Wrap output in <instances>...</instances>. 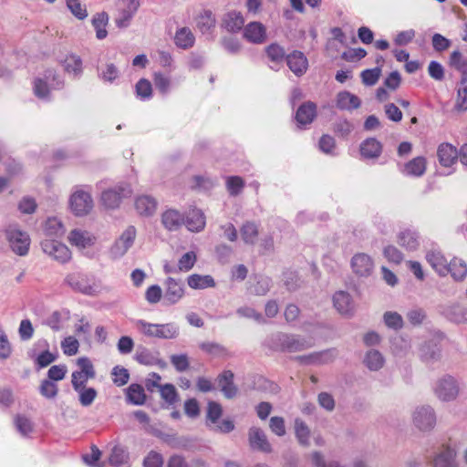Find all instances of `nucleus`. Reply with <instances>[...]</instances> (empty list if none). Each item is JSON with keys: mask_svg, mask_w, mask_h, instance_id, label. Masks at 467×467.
I'll list each match as a JSON object with an SVG mask.
<instances>
[{"mask_svg": "<svg viewBox=\"0 0 467 467\" xmlns=\"http://www.w3.org/2000/svg\"><path fill=\"white\" fill-rule=\"evenodd\" d=\"M5 239L10 250L19 256L28 254L31 239L28 233L16 223L8 224L4 230Z\"/></svg>", "mask_w": 467, "mask_h": 467, "instance_id": "nucleus-1", "label": "nucleus"}, {"mask_svg": "<svg viewBox=\"0 0 467 467\" xmlns=\"http://www.w3.org/2000/svg\"><path fill=\"white\" fill-rule=\"evenodd\" d=\"M67 207L76 217L88 215L94 208L91 192L80 186L74 187L68 197Z\"/></svg>", "mask_w": 467, "mask_h": 467, "instance_id": "nucleus-2", "label": "nucleus"}, {"mask_svg": "<svg viewBox=\"0 0 467 467\" xmlns=\"http://www.w3.org/2000/svg\"><path fill=\"white\" fill-rule=\"evenodd\" d=\"M136 327L143 336L160 339L176 338L180 333L176 323L153 324L144 320H138Z\"/></svg>", "mask_w": 467, "mask_h": 467, "instance_id": "nucleus-3", "label": "nucleus"}, {"mask_svg": "<svg viewBox=\"0 0 467 467\" xmlns=\"http://www.w3.org/2000/svg\"><path fill=\"white\" fill-rule=\"evenodd\" d=\"M65 282L75 291L80 292L87 296H98L101 292V286L94 278L82 274H68Z\"/></svg>", "mask_w": 467, "mask_h": 467, "instance_id": "nucleus-4", "label": "nucleus"}, {"mask_svg": "<svg viewBox=\"0 0 467 467\" xmlns=\"http://www.w3.org/2000/svg\"><path fill=\"white\" fill-rule=\"evenodd\" d=\"M68 244L81 253H88L97 244V235L84 228H73L67 236Z\"/></svg>", "mask_w": 467, "mask_h": 467, "instance_id": "nucleus-5", "label": "nucleus"}, {"mask_svg": "<svg viewBox=\"0 0 467 467\" xmlns=\"http://www.w3.org/2000/svg\"><path fill=\"white\" fill-rule=\"evenodd\" d=\"M433 393L438 400L443 402L451 401L459 396L460 386L455 378L445 375L435 381Z\"/></svg>", "mask_w": 467, "mask_h": 467, "instance_id": "nucleus-6", "label": "nucleus"}, {"mask_svg": "<svg viewBox=\"0 0 467 467\" xmlns=\"http://www.w3.org/2000/svg\"><path fill=\"white\" fill-rule=\"evenodd\" d=\"M40 245L43 253L58 264L64 265L72 259L69 247L57 239H44Z\"/></svg>", "mask_w": 467, "mask_h": 467, "instance_id": "nucleus-7", "label": "nucleus"}, {"mask_svg": "<svg viewBox=\"0 0 467 467\" xmlns=\"http://www.w3.org/2000/svg\"><path fill=\"white\" fill-rule=\"evenodd\" d=\"M131 193V186L127 182H120L114 188L102 192L100 202L105 208L113 210L119 206L123 198L130 197Z\"/></svg>", "mask_w": 467, "mask_h": 467, "instance_id": "nucleus-8", "label": "nucleus"}, {"mask_svg": "<svg viewBox=\"0 0 467 467\" xmlns=\"http://www.w3.org/2000/svg\"><path fill=\"white\" fill-rule=\"evenodd\" d=\"M78 369L71 375V384L74 389L87 387L88 379L96 377V370L88 358L81 357L77 359Z\"/></svg>", "mask_w": 467, "mask_h": 467, "instance_id": "nucleus-9", "label": "nucleus"}, {"mask_svg": "<svg viewBox=\"0 0 467 467\" xmlns=\"http://www.w3.org/2000/svg\"><path fill=\"white\" fill-rule=\"evenodd\" d=\"M63 81L56 75L54 70H47L43 78L34 81V93L39 99H47L51 89L60 88Z\"/></svg>", "mask_w": 467, "mask_h": 467, "instance_id": "nucleus-10", "label": "nucleus"}, {"mask_svg": "<svg viewBox=\"0 0 467 467\" xmlns=\"http://www.w3.org/2000/svg\"><path fill=\"white\" fill-rule=\"evenodd\" d=\"M352 273L358 278H367L373 275L375 262L371 255L366 253H356L350 259Z\"/></svg>", "mask_w": 467, "mask_h": 467, "instance_id": "nucleus-11", "label": "nucleus"}, {"mask_svg": "<svg viewBox=\"0 0 467 467\" xmlns=\"http://www.w3.org/2000/svg\"><path fill=\"white\" fill-rule=\"evenodd\" d=\"M136 235V228L132 225L128 226L111 246V256L114 258H121L124 256L133 245Z\"/></svg>", "mask_w": 467, "mask_h": 467, "instance_id": "nucleus-12", "label": "nucleus"}, {"mask_svg": "<svg viewBox=\"0 0 467 467\" xmlns=\"http://www.w3.org/2000/svg\"><path fill=\"white\" fill-rule=\"evenodd\" d=\"M412 420L414 425L420 431L431 430L436 422L434 411L430 406L416 408L412 415Z\"/></svg>", "mask_w": 467, "mask_h": 467, "instance_id": "nucleus-13", "label": "nucleus"}, {"mask_svg": "<svg viewBox=\"0 0 467 467\" xmlns=\"http://www.w3.org/2000/svg\"><path fill=\"white\" fill-rule=\"evenodd\" d=\"M164 300L171 305L178 303L185 294L183 284L172 277L165 281Z\"/></svg>", "mask_w": 467, "mask_h": 467, "instance_id": "nucleus-14", "label": "nucleus"}, {"mask_svg": "<svg viewBox=\"0 0 467 467\" xmlns=\"http://www.w3.org/2000/svg\"><path fill=\"white\" fill-rule=\"evenodd\" d=\"M244 38L253 44H262L266 39V28L260 22H250L244 28Z\"/></svg>", "mask_w": 467, "mask_h": 467, "instance_id": "nucleus-15", "label": "nucleus"}, {"mask_svg": "<svg viewBox=\"0 0 467 467\" xmlns=\"http://www.w3.org/2000/svg\"><path fill=\"white\" fill-rule=\"evenodd\" d=\"M45 239H56L64 236L66 227L61 218L49 216L43 223Z\"/></svg>", "mask_w": 467, "mask_h": 467, "instance_id": "nucleus-16", "label": "nucleus"}, {"mask_svg": "<svg viewBox=\"0 0 467 467\" xmlns=\"http://www.w3.org/2000/svg\"><path fill=\"white\" fill-rule=\"evenodd\" d=\"M158 202L156 199L150 195L142 194L135 198L134 207L140 216H152L157 210Z\"/></svg>", "mask_w": 467, "mask_h": 467, "instance_id": "nucleus-17", "label": "nucleus"}, {"mask_svg": "<svg viewBox=\"0 0 467 467\" xmlns=\"http://www.w3.org/2000/svg\"><path fill=\"white\" fill-rule=\"evenodd\" d=\"M437 157L443 167H451L458 160V150L451 143L443 142L438 146Z\"/></svg>", "mask_w": 467, "mask_h": 467, "instance_id": "nucleus-18", "label": "nucleus"}, {"mask_svg": "<svg viewBox=\"0 0 467 467\" xmlns=\"http://www.w3.org/2000/svg\"><path fill=\"white\" fill-rule=\"evenodd\" d=\"M334 306L343 316H351L355 310L351 296L345 291L336 292L333 296Z\"/></svg>", "mask_w": 467, "mask_h": 467, "instance_id": "nucleus-19", "label": "nucleus"}, {"mask_svg": "<svg viewBox=\"0 0 467 467\" xmlns=\"http://www.w3.org/2000/svg\"><path fill=\"white\" fill-rule=\"evenodd\" d=\"M398 244L407 251H415L420 245L419 234L412 229H403L397 235Z\"/></svg>", "mask_w": 467, "mask_h": 467, "instance_id": "nucleus-20", "label": "nucleus"}, {"mask_svg": "<svg viewBox=\"0 0 467 467\" xmlns=\"http://www.w3.org/2000/svg\"><path fill=\"white\" fill-rule=\"evenodd\" d=\"M249 442L253 449L264 452L271 451V445L267 440L265 433L257 427L249 430Z\"/></svg>", "mask_w": 467, "mask_h": 467, "instance_id": "nucleus-21", "label": "nucleus"}, {"mask_svg": "<svg viewBox=\"0 0 467 467\" xmlns=\"http://www.w3.org/2000/svg\"><path fill=\"white\" fill-rule=\"evenodd\" d=\"M287 66L296 76H302L308 67V61L306 56L300 51H294L286 57Z\"/></svg>", "mask_w": 467, "mask_h": 467, "instance_id": "nucleus-22", "label": "nucleus"}, {"mask_svg": "<svg viewBox=\"0 0 467 467\" xmlns=\"http://www.w3.org/2000/svg\"><path fill=\"white\" fill-rule=\"evenodd\" d=\"M140 6V0H125V7L120 11L119 17L116 19L119 27H126Z\"/></svg>", "mask_w": 467, "mask_h": 467, "instance_id": "nucleus-23", "label": "nucleus"}, {"mask_svg": "<svg viewBox=\"0 0 467 467\" xmlns=\"http://www.w3.org/2000/svg\"><path fill=\"white\" fill-rule=\"evenodd\" d=\"M184 224L191 232L202 231L206 224L204 213L199 209L190 210L186 218L184 217Z\"/></svg>", "mask_w": 467, "mask_h": 467, "instance_id": "nucleus-24", "label": "nucleus"}, {"mask_svg": "<svg viewBox=\"0 0 467 467\" xmlns=\"http://www.w3.org/2000/svg\"><path fill=\"white\" fill-rule=\"evenodd\" d=\"M426 259L438 275L445 276L449 274V264L441 252L430 251L426 254Z\"/></svg>", "mask_w": 467, "mask_h": 467, "instance_id": "nucleus-25", "label": "nucleus"}, {"mask_svg": "<svg viewBox=\"0 0 467 467\" xmlns=\"http://www.w3.org/2000/svg\"><path fill=\"white\" fill-rule=\"evenodd\" d=\"M427 168V160L424 157H415L408 161L402 170V173L406 176L420 177L422 176Z\"/></svg>", "mask_w": 467, "mask_h": 467, "instance_id": "nucleus-26", "label": "nucleus"}, {"mask_svg": "<svg viewBox=\"0 0 467 467\" xmlns=\"http://www.w3.org/2000/svg\"><path fill=\"white\" fill-rule=\"evenodd\" d=\"M161 223L169 231H176L184 223V216L178 211L170 209L161 214Z\"/></svg>", "mask_w": 467, "mask_h": 467, "instance_id": "nucleus-27", "label": "nucleus"}, {"mask_svg": "<svg viewBox=\"0 0 467 467\" xmlns=\"http://www.w3.org/2000/svg\"><path fill=\"white\" fill-rule=\"evenodd\" d=\"M195 36L189 27L179 28L174 35V44L182 49H189L193 47Z\"/></svg>", "mask_w": 467, "mask_h": 467, "instance_id": "nucleus-28", "label": "nucleus"}, {"mask_svg": "<svg viewBox=\"0 0 467 467\" xmlns=\"http://www.w3.org/2000/svg\"><path fill=\"white\" fill-rule=\"evenodd\" d=\"M187 285L192 289H206L215 286V281L210 275L192 274L187 277Z\"/></svg>", "mask_w": 467, "mask_h": 467, "instance_id": "nucleus-29", "label": "nucleus"}, {"mask_svg": "<svg viewBox=\"0 0 467 467\" xmlns=\"http://www.w3.org/2000/svg\"><path fill=\"white\" fill-rule=\"evenodd\" d=\"M196 26L202 33H210L216 25V19L211 10H203L196 16Z\"/></svg>", "mask_w": 467, "mask_h": 467, "instance_id": "nucleus-30", "label": "nucleus"}, {"mask_svg": "<svg viewBox=\"0 0 467 467\" xmlns=\"http://www.w3.org/2000/svg\"><path fill=\"white\" fill-rule=\"evenodd\" d=\"M456 451L450 448L444 447L434 458V467H457L455 463Z\"/></svg>", "mask_w": 467, "mask_h": 467, "instance_id": "nucleus-31", "label": "nucleus"}, {"mask_svg": "<svg viewBox=\"0 0 467 467\" xmlns=\"http://www.w3.org/2000/svg\"><path fill=\"white\" fill-rule=\"evenodd\" d=\"M443 314L445 317L454 323H467V307L460 304H452L448 306Z\"/></svg>", "mask_w": 467, "mask_h": 467, "instance_id": "nucleus-32", "label": "nucleus"}, {"mask_svg": "<svg viewBox=\"0 0 467 467\" xmlns=\"http://www.w3.org/2000/svg\"><path fill=\"white\" fill-rule=\"evenodd\" d=\"M337 106L341 109H355L360 106V99L348 91H341L337 96Z\"/></svg>", "mask_w": 467, "mask_h": 467, "instance_id": "nucleus-33", "label": "nucleus"}, {"mask_svg": "<svg viewBox=\"0 0 467 467\" xmlns=\"http://www.w3.org/2000/svg\"><path fill=\"white\" fill-rule=\"evenodd\" d=\"M244 24V18L240 12L231 11L224 15L223 26L231 32L239 31Z\"/></svg>", "mask_w": 467, "mask_h": 467, "instance_id": "nucleus-34", "label": "nucleus"}, {"mask_svg": "<svg viewBox=\"0 0 467 467\" xmlns=\"http://www.w3.org/2000/svg\"><path fill=\"white\" fill-rule=\"evenodd\" d=\"M449 273L456 282H462L467 275V265L464 260L454 257L448 265Z\"/></svg>", "mask_w": 467, "mask_h": 467, "instance_id": "nucleus-35", "label": "nucleus"}, {"mask_svg": "<svg viewBox=\"0 0 467 467\" xmlns=\"http://www.w3.org/2000/svg\"><path fill=\"white\" fill-rule=\"evenodd\" d=\"M381 144L376 139H368L360 145V153L367 159L378 158L381 153Z\"/></svg>", "mask_w": 467, "mask_h": 467, "instance_id": "nucleus-36", "label": "nucleus"}, {"mask_svg": "<svg viewBox=\"0 0 467 467\" xmlns=\"http://www.w3.org/2000/svg\"><path fill=\"white\" fill-rule=\"evenodd\" d=\"M240 234L244 244L254 245L259 235L258 225L253 222H246L240 228Z\"/></svg>", "mask_w": 467, "mask_h": 467, "instance_id": "nucleus-37", "label": "nucleus"}, {"mask_svg": "<svg viewBox=\"0 0 467 467\" xmlns=\"http://www.w3.org/2000/svg\"><path fill=\"white\" fill-rule=\"evenodd\" d=\"M92 26L96 31V37L102 40L107 37L108 31L106 26L109 23V16L105 12L97 13L91 20Z\"/></svg>", "mask_w": 467, "mask_h": 467, "instance_id": "nucleus-38", "label": "nucleus"}, {"mask_svg": "<svg viewBox=\"0 0 467 467\" xmlns=\"http://www.w3.org/2000/svg\"><path fill=\"white\" fill-rule=\"evenodd\" d=\"M317 114L316 105L312 102L303 104L296 111V120L299 124L306 125L313 121Z\"/></svg>", "mask_w": 467, "mask_h": 467, "instance_id": "nucleus-39", "label": "nucleus"}, {"mask_svg": "<svg viewBox=\"0 0 467 467\" xmlns=\"http://www.w3.org/2000/svg\"><path fill=\"white\" fill-rule=\"evenodd\" d=\"M363 362L369 370L378 371L383 368L385 358L379 351L371 349L366 353Z\"/></svg>", "mask_w": 467, "mask_h": 467, "instance_id": "nucleus-40", "label": "nucleus"}, {"mask_svg": "<svg viewBox=\"0 0 467 467\" xmlns=\"http://www.w3.org/2000/svg\"><path fill=\"white\" fill-rule=\"evenodd\" d=\"M454 109L459 112L467 110V78L462 77L457 87V96L455 99Z\"/></svg>", "mask_w": 467, "mask_h": 467, "instance_id": "nucleus-41", "label": "nucleus"}, {"mask_svg": "<svg viewBox=\"0 0 467 467\" xmlns=\"http://www.w3.org/2000/svg\"><path fill=\"white\" fill-rule=\"evenodd\" d=\"M129 462V453L125 448L116 445L109 456V463L112 467H121Z\"/></svg>", "mask_w": 467, "mask_h": 467, "instance_id": "nucleus-42", "label": "nucleus"}, {"mask_svg": "<svg viewBox=\"0 0 467 467\" xmlns=\"http://www.w3.org/2000/svg\"><path fill=\"white\" fill-rule=\"evenodd\" d=\"M234 374L231 371H224L219 378V386L223 395L230 399L235 396L236 388L233 383Z\"/></svg>", "mask_w": 467, "mask_h": 467, "instance_id": "nucleus-43", "label": "nucleus"}, {"mask_svg": "<svg viewBox=\"0 0 467 467\" xmlns=\"http://www.w3.org/2000/svg\"><path fill=\"white\" fill-rule=\"evenodd\" d=\"M127 400L133 405H142L146 400L144 389L139 384H131L127 389Z\"/></svg>", "mask_w": 467, "mask_h": 467, "instance_id": "nucleus-44", "label": "nucleus"}, {"mask_svg": "<svg viewBox=\"0 0 467 467\" xmlns=\"http://www.w3.org/2000/svg\"><path fill=\"white\" fill-rule=\"evenodd\" d=\"M254 280L255 283L250 288L251 293L255 296L266 295L272 285L271 278L265 275H257L254 277Z\"/></svg>", "mask_w": 467, "mask_h": 467, "instance_id": "nucleus-45", "label": "nucleus"}, {"mask_svg": "<svg viewBox=\"0 0 467 467\" xmlns=\"http://www.w3.org/2000/svg\"><path fill=\"white\" fill-rule=\"evenodd\" d=\"M63 67L68 74L78 76L82 71L81 58L77 55H68L63 62Z\"/></svg>", "mask_w": 467, "mask_h": 467, "instance_id": "nucleus-46", "label": "nucleus"}, {"mask_svg": "<svg viewBox=\"0 0 467 467\" xmlns=\"http://www.w3.org/2000/svg\"><path fill=\"white\" fill-rule=\"evenodd\" d=\"M74 390L78 393V401L83 407L90 406L98 396L97 390L90 387H82Z\"/></svg>", "mask_w": 467, "mask_h": 467, "instance_id": "nucleus-47", "label": "nucleus"}, {"mask_svg": "<svg viewBox=\"0 0 467 467\" xmlns=\"http://www.w3.org/2000/svg\"><path fill=\"white\" fill-rule=\"evenodd\" d=\"M66 4L67 7L77 19L84 20L88 17V9L80 0H67Z\"/></svg>", "mask_w": 467, "mask_h": 467, "instance_id": "nucleus-48", "label": "nucleus"}, {"mask_svg": "<svg viewBox=\"0 0 467 467\" xmlns=\"http://www.w3.org/2000/svg\"><path fill=\"white\" fill-rule=\"evenodd\" d=\"M295 431L298 441L303 445H308L310 431L306 423L303 420L296 419L295 421Z\"/></svg>", "mask_w": 467, "mask_h": 467, "instance_id": "nucleus-49", "label": "nucleus"}, {"mask_svg": "<svg viewBox=\"0 0 467 467\" xmlns=\"http://www.w3.org/2000/svg\"><path fill=\"white\" fill-rule=\"evenodd\" d=\"M383 320L385 325L394 330H399L403 327V318L402 317L393 311H388L383 316Z\"/></svg>", "mask_w": 467, "mask_h": 467, "instance_id": "nucleus-50", "label": "nucleus"}, {"mask_svg": "<svg viewBox=\"0 0 467 467\" xmlns=\"http://www.w3.org/2000/svg\"><path fill=\"white\" fill-rule=\"evenodd\" d=\"M197 260L196 254L192 251L185 253L178 261V271L188 272L195 265Z\"/></svg>", "mask_w": 467, "mask_h": 467, "instance_id": "nucleus-51", "label": "nucleus"}, {"mask_svg": "<svg viewBox=\"0 0 467 467\" xmlns=\"http://www.w3.org/2000/svg\"><path fill=\"white\" fill-rule=\"evenodd\" d=\"M381 75V68L377 67L371 69H366L361 72V79L364 85L373 86L375 85Z\"/></svg>", "mask_w": 467, "mask_h": 467, "instance_id": "nucleus-52", "label": "nucleus"}, {"mask_svg": "<svg viewBox=\"0 0 467 467\" xmlns=\"http://www.w3.org/2000/svg\"><path fill=\"white\" fill-rule=\"evenodd\" d=\"M161 398L169 404H173L178 400V394L172 384H164L160 386Z\"/></svg>", "mask_w": 467, "mask_h": 467, "instance_id": "nucleus-53", "label": "nucleus"}, {"mask_svg": "<svg viewBox=\"0 0 467 467\" xmlns=\"http://www.w3.org/2000/svg\"><path fill=\"white\" fill-rule=\"evenodd\" d=\"M78 348H79V343H78V339L72 336L67 337L61 342V348L63 350V353L67 356L76 355L78 351Z\"/></svg>", "mask_w": 467, "mask_h": 467, "instance_id": "nucleus-54", "label": "nucleus"}, {"mask_svg": "<svg viewBox=\"0 0 467 467\" xmlns=\"http://www.w3.org/2000/svg\"><path fill=\"white\" fill-rule=\"evenodd\" d=\"M39 391L43 397L54 399L57 395L58 389L56 383L49 379H45L40 384Z\"/></svg>", "mask_w": 467, "mask_h": 467, "instance_id": "nucleus-55", "label": "nucleus"}, {"mask_svg": "<svg viewBox=\"0 0 467 467\" xmlns=\"http://www.w3.org/2000/svg\"><path fill=\"white\" fill-rule=\"evenodd\" d=\"M244 186L243 179L239 176L228 177L226 181V187L231 195H238Z\"/></svg>", "mask_w": 467, "mask_h": 467, "instance_id": "nucleus-56", "label": "nucleus"}, {"mask_svg": "<svg viewBox=\"0 0 467 467\" xmlns=\"http://www.w3.org/2000/svg\"><path fill=\"white\" fill-rule=\"evenodd\" d=\"M100 456V451L96 446H93L91 447L90 453L83 456V460L90 467H103L104 463L99 462Z\"/></svg>", "mask_w": 467, "mask_h": 467, "instance_id": "nucleus-57", "label": "nucleus"}, {"mask_svg": "<svg viewBox=\"0 0 467 467\" xmlns=\"http://www.w3.org/2000/svg\"><path fill=\"white\" fill-rule=\"evenodd\" d=\"M384 257L390 263L400 264L403 260L402 253L394 245H388L383 250Z\"/></svg>", "mask_w": 467, "mask_h": 467, "instance_id": "nucleus-58", "label": "nucleus"}, {"mask_svg": "<svg viewBox=\"0 0 467 467\" xmlns=\"http://www.w3.org/2000/svg\"><path fill=\"white\" fill-rule=\"evenodd\" d=\"M15 424L17 431L22 435H27L33 431V424L31 420L25 416L17 415L15 418Z\"/></svg>", "mask_w": 467, "mask_h": 467, "instance_id": "nucleus-59", "label": "nucleus"}, {"mask_svg": "<svg viewBox=\"0 0 467 467\" xmlns=\"http://www.w3.org/2000/svg\"><path fill=\"white\" fill-rule=\"evenodd\" d=\"M266 54L273 62H280L285 58V50L277 44H271L266 47Z\"/></svg>", "mask_w": 467, "mask_h": 467, "instance_id": "nucleus-60", "label": "nucleus"}, {"mask_svg": "<svg viewBox=\"0 0 467 467\" xmlns=\"http://www.w3.org/2000/svg\"><path fill=\"white\" fill-rule=\"evenodd\" d=\"M153 81L155 87L163 94H166L171 87V79L169 77L164 76L161 72H156L153 75Z\"/></svg>", "mask_w": 467, "mask_h": 467, "instance_id": "nucleus-61", "label": "nucleus"}, {"mask_svg": "<svg viewBox=\"0 0 467 467\" xmlns=\"http://www.w3.org/2000/svg\"><path fill=\"white\" fill-rule=\"evenodd\" d=\"M12 346L5 332L0 328V358L6 359L11 356Z\"/></svg>", "mask_w": 467, "mask_h": 467, "instance_id": "nucleus-62", "label": "nucleus"}, {"mask_svg": "<svg viewBox=\"0 0 467 467\" xmlns=\"http://www.w3.org/2000/svg\"><path fill=\"white\" fill-rule=\"evenodd\" d=\"M130 375L126 368L119 366L112 370V380L117 386H123L129 380Z\"/></svg>", "mask_w": 467, "mask_h": 467, "instance_id": "nucleus-63", "label": "nucleus"}, {"mask_svg": "<svg viewBox=\"0 0 467 467\" xmlns=\"http://www.w3.org/2000/svg\"><path fill=\"white\" fill-rule=\"evenodd\" d=\"M269 428L277 436L281 437L285 434V420L282 417H272L269 421Z\"/></svg>", "mask_w": 467, "mask_h": 467, "instance_id": "nucleus-64", "label": "nucleus"}]
</instances>
